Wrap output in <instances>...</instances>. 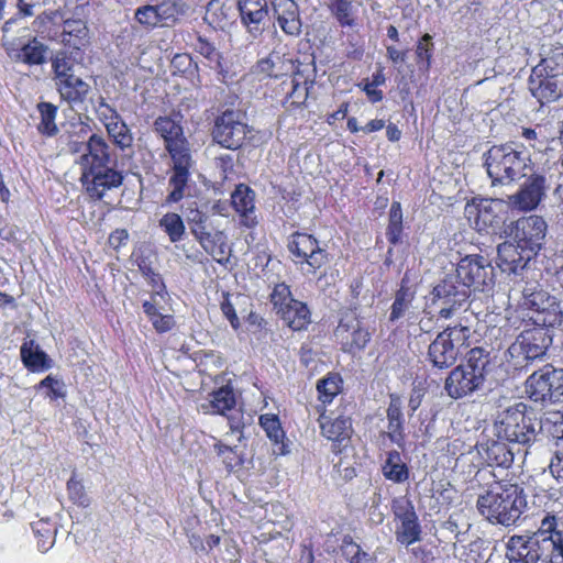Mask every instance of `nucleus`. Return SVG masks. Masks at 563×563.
I'll list each match as a JSON object with an SVG mask.
<instances>
[{
  "label": "nucleus",
  "instance_id": "nucleus-1",
  "mask_svg": "<svg viewBox=\"0 0 563 563\" xmlns=\"http://www.w3.org/2000/svg\"><path fill=\"white\" fill-rule=\"evenodd\" d=\"M110 163L109 144L102 136L91 134L85 151L77 159L81 168V181L91 198L101 199L107 190L122 184L123 176Z\"/></svg>",
  "mask_w": 563,
  "mask_h": 563
},
{
  "label": "nucleus",
  "instance_id": "nucleus-2",
  "mask_svg": "<svg viewBox=\"0 0 563 563\" xmlns=\"http://www.w3.org/2000/svg\"><path fill=\"white\" fill-rule=\"evenodd\" d=\"M527 496L518 484L496 482L477 498L478 512L490 523L505 527L518 522L527 509Z\"/></svg>",
  "mask_w": 563,
  "mask_h": 563
},
{
  "label": "nucleus",
  "instance_id": "nucleus-3",
  "mask_svg": "<svg viewBox=\"0 0 563 563\" xmlns=\"http://www.w3.org/2000/svg\"><path fill=\"white\" fill-rule=\"evenodd\" d=\"M492 369L489 353L483 347L468 352L467 361L453 368L444 383V390L453 399L466 397L479 389Z\"/></svg>",
  "mask_w": 563,
  "mask_h": 563
},
{
  "label": "nucleus",
  "instance_id": "nucleus-4",
  "mask_svg": "<svg viewBox=\"0 0 563 563\" xmlns=\"http://www.w3.org/2000/svg\"><path fill=\"white\" fill-rule=\"evenodd\" d=\"M485 156V166L493 183L515 181L532 169L530 154L514 142L494 145Z\"/></svg>",
  "mask_w": 563,
  "mask_h": 563
},
{
  "label": "nucleus",
  "instance_id": "nucleus-5",
  "mask_svg": "<svg viewBox=\"0 0 563 563\" xmlns=\"http://www.w3.org/2000/svg\"><path fill=\"white\" fill-rule=\"evenodd\" d=\"M529 90L541 103L558 100L563 96V49L556 48L532 68Z\"/></svg>",
  "mask_w": 563,
  "mask_h": 563
},
{
  "label": "nucleus",
  "instance_id": "nucleus-6",
  "mask_svg": "<svg viewBox=\"0 0 563 563\" xmlns=\"http://www.w3.org/2000/svg\"><path fill=\"white\" fill-rule=\"evenodd\" d=\"M494 430L498 439L512 444L527 445L537 438L534 423L528 415V406L523 402H515L498 412Z\"/></svg>",
  "mask_w": 563,
  "mask_h": 563
},
{
  "label": "nucleus",
  "instance_id": "nucleus-7",
  "mask_svg": "<svg viewBox=\"0 0 563 563\" xmlns=\"http://www.w3.org/2000/svg\"><path fill=\"white\" fill-rule=\"evenodd\" d=\"M470 334V328L462 324L445 328L430 343L429 361L441 369L452 366L462 354V350L467 346Z\"/></svg>",
  "mask_w": 563,
  "mask_h": 563
},
{
  "label": "nucleus",
  "instance_id": "nucleus-8",
  "mask_svg": "<svg viewBox=\"0 0 563 563\" xmlns=\"http://www.w3.org/2000/svg\"><path fill=\"white\" fill-rule=\"evenodd\" d=\"M523 306L533 311L531 319L538 328H554L563 322V312L559 300L536 285L522 289Z\"/></svg>",
  "mask_w": 563,
  "mask_h": 563
},
{
  "label": "nucleus",
  "instance_id": "nucleus-9",
  "mask_svg": "<svg viewBox=\"0 0 563 563\" xmlns=\"http://www.w3.org/2000/svg\"><path fill=\"white\" fill-rule=\"evenodd\" d=\"M271 300L283 321L294 331L306 329L311 322V312L308 306L295 299L289 286L285 283L274 287Z\"/></svg>",
  "mask_w": 563,
  "mask_h": 563
},
{
  "label": "nucleus",
  "instance_id": "nucleus-10",
  "mask_svg": "<svg viewBox=\"0 0 563 563\" xmlns=\"http://www.w3.org/2000/svg\"><path fill=\"white\" fill-rule=\"evenodd\" d=\"M470 291L462 286L454 274L446 275L433 287L431 306L442 319L451 318L470 298Z\"/></svg>",
  "mask_w": 563,
  "mask_h": 563
},
{
  "label": "nucleus",
  "instance_id": "nucleus-11",
  "mask_svg": "<svg viewBox=\"0 0 563 563\" xmlns=\"http://www.w3.org/2000/svg\"><path fill=\"white\" fill-rule=\"evenodd\" d=\"M534 534L543 558L550 563H563V514L547 512Z\"/></svg>",
  "mask_w": 563,
  "mask_h": 563
},
{
  "label": "nucleus",
  "instance_id": "nucleus-12",
  "mask_svg": "<svg viewBox=\"0 0 563 563\" xmlns=\"http://www.w3.org/2000/svg\"><path fill=\"white\" fill-rule=\"evenodd\" d=\"M551 344L550 329L534 327L522 331L509 346L508 353L512 358L533 362L541 360Z\"/></svg>",
  "mask_w": 563,
  "mask_h": 563
},
{
  "label": "nucleus",
  "instance_id": "nucleus-13",
  "mask_svg": "<svg viewBox=\"0 0 563 563\" xmlns=\"http://www.w3.org/2000/svg\"><path fill=\"white\" fill-rule=\"evenodd\" d=\"M249 133L242 113L227 110L216 119L212 137L222 147L234 151L244 144Z\"/></svg>",
  "mask_w": 563,
  "mask_h": 563
},
{
  "label": "nucleus",
  "instance_id": "nucleus-14",
  "mask_svg": "<svg viewBox=\"0 0 563 563\" xmlns=\"http://www.w3.org/2000/svg\"><path fill=\"white\" fill-rule=\"evenodd\" d=\"M287 247L292 261L301 265L302 269L306 265L310 273H314L328 262L327 251L310 234L299 232L291 234Z\"/></svg>",
  "mask_w": 563,
  "mask_h": 563
},
{
  "label": "nucleus",
  "instance_id": "nucleus-15",
  "mask_svg": "<svg viewBox=\"0 0 563 563\" xmlns=\"http://www.w3.org/2000/svg\"><path fill=\"white\" fill-rule=\"evenodd\" d=\"M455 277L462 286L471 289L483 290L493 283V267L487 258L482 255H466L460 260L455 268Z\"/></svg>",
  "mask_w": 563,
  "mask_h": 563
},
{
  "label": "nucleus",
  "instance_id": "nucleus-16",
  "mask_svg": "<svg viewBox=\"0 0 563 563\" xmlns=\"http://www.w3.org/2000/svg\"><path fill=\"white\" fill-rule=\"evenodd\" d=\"M548 231V224L540 216H529L516 221L514 241L520 250L536 256L542 249Z\"/></svg>",
  "mask_w": 563,
  "mask_h": 563
},
{
  "label": "nucleus",
  "instance_id": "nucleus-17",
  "mask_svg": "<svg viewBox=\"0 0 563 563\" xmlns=\"http://www.w3.org/2000/svg\"><path fill=\"white\" fill-rule=\"evenodd\" d=\"M504 213L505 203L499 199L473 198L464 209L465 217L478 231L498 227Z\"/></svg>",
  "mask_w": 563,
  "mask_h": 563
},
{
  "label": "nucleus",
  "instance_id": "nucleus-18",
  "mask_svg": "<svg viewBox=\"0 0 563 563\" xmlns=\"http://www.w3.org/2000/svg\"><path fill=\"white\" fill-rule=\"evenodd\" d=\"M191 233L199 242L201 247L212 256V258L224 264L229 261L230 250L227 244V235L222 231H209L205 225V216L200 212L190 219Z\"/></svg>",
  "mask_w": 563,
  "mask_h": 563
},
{
  "label": "nucleus",
  "instance_id": "nucleus-19",
  "mask_svg": "<svg viewBox=\"0 0 563 563\" xmlns=\"http://www.w3.org/2000/svg\"><path fill=\"white\" fill-rule=\"evenodd\" d=\"M393 511L399 525L396 528L395 536L397 542L409 547L421 539V526L412 504L405 498L395 499Z\"/></svg>",
  "mask_w": 563,
  "mask_h": 563
},
{
  "label": "nucleus",
  "instance_id": "nucleus-20",
  "mask_svg": "<svg viewBox=\"0 0 563 563\" xmlns=\"http://www.w3.org/2000/svg\"><path fill=\"white\" fill-rule=\"evenodd\" d=\"M547 178L541 174L530 175L515 195L509 197L510 206L519 211L528 212L538 208L545 198Z\"/></svg>",
  "mask_w": 563,
  "mask_h": 563
},
{
  "label": "nucleus",
  "instance_id": "nucleus-21",
  "mask_svg": "<svg viewBox=\"0 0 563 563\" xmlns=\"http://www.w3.org/2000/svg\"><path fill=\"white\" fill-rule=\"evenodd\" d=\"M335 335L342 350L350 353L364 350L372 336L363 321L354 314L341 319Z\"/></svg>",
  "mask_w": 563,
  "mask_h": 563
},
{
  "label": "nucleus",
  "instance_id": "nucleus-22",
  "mask_svg": "<svg viewBox=\"0 0 563 563\" xmlns=\"http://www.w3.org/2000/svg\"><path fill=\"white\" fill-rule=\"evenodd\" d=\"M506 555L511 563H550L543 558L541 545L534 533L509 538Z\"/></svg>",
  "mask_w": 563,
  "mask_h": 563
},
{
  "label": "nucleus",
  "instance_id": "nucleus-23",
  "mask_svg": "<svg viewBox=\"0 0 563 563\" xmlns=\"http://www.w3.org/2000/svg\"><path fill=\"white\" fill-rule=\"evenodd\" d=\"M154 130L164 140L168 154L190 152L189 143L184 136L181 125L169 117H159L154 122Z\"/></svg>",
  "mask_w": 563,
  "mask_h": 563
},
{
  "label": "nucleus",
  "instance_id": "nucleus-24",
  "mask_svg": "<svg viewBox=\"0 0 563 563\" xmlns=\"http://www.w3.org/2000/svg\"><path fill=\"white\" fill-rule=\"evenodd\" d=\"M52 40L63 44L73 51L79 52L90 44L89 29L86 21L78 16L64 20L60 33L52 36Z\"/></svg>",
  "mask_w": 563,
  "mask_h": 563
},
{
  "label": "nucleus",
  "instance_id": "nucleus-25",
  "mask_svg": "<svg viewBox=\"0 0 563 563\" xmlns=\"http://www.w3.org/2000/svg\"><path fill=\"white\" fill-rule=\"evenodd\" d=\"M173 162V174L169 178V186L172 191L167 196L166 201L168 203H175L180 201L185 196V188L190 177V168L192 167L191 153L173 154L170 156Z\"/></svg>",
  "mask_w": 563,
  "mask_h": 563
},
{
  "label": "nucleus",
  "instance_id": "nucleus-26",
  "mask_svg": "<svg viewBox=\"0 0 563 563\" xmlns=\"http://www.w3.org/2000/svg\"><path fill=\"white\" fill-rule=\"evenodd\" d=\"M298 66L297 62L292 58L273 52L267 57L257 62L254 67V74H256L261 80L265 78H279L295 74Z\"/></svg>",
  "mask_w": 563,
  "mask_h": 563
},
{
  "label": "nucleus",
  "instance_id": "nucleus-27",
  "mask_svg": "<svg viewBox=\"0 0 563 563\" xmlns=\"http://www.w3.org/2000/svg\"><path fill=\"white\" fill-rule=\"evenodd\" d=\"M416 289L408 285L407 277L401 279L399 289L395 294L394 302L390 307L388 320L396 323L402 318L415 319L418 307L415 306Z\"/></svg>",
  "mask_w": 563,
  "mask_h": 563
},
{
  "label": "nucleus",
  "instance_id": "nucleus-28",
  "mask_svg": "<svg viewBox=\"0 0 563 563\" xmlns=\"http://www.w3.org/2000/svg\"><path fill=\"white\" fill-rule=\"evenodd\" d=\"M271 3L282 31L289 36H299L302 22L298 4L294 0H271Z\"/></svg>",
  "mask_w": 563,
  "mask_h": 563
},
{
  "label": "nucleus",
  "instance_id": "nucleus-29",
  "mask_svg": "<svg viewBox=\"0 0 563 563\" xmlns=\"http://www.w3.org/2000/svg\"><path fill=\"white\" fill-rule=\"evenodd\" d=\"M231 201L234 210L241 216V223L246 228H253L257 224L255 210V194L246 185L240 184L231 195Z\"/></svg>",
  "mask_w": 563,
  "mask_h": 563
},
{
  "label": "nucleus",
  "instance_id": "nucleus-30",
  "mask_svg": "<svg viewBox=\"0 0 563 563\" xmlns=\"http://www.w3.org/2000/svg\"><path fill=\"white\" fill-rule=\"evenodd\" d=\"M497 264L500 269L515 275H517L519 271H522L528 262L533 257L520 250L517 243L514 244L510 242L499 244L497 247Z\"/></svg>",
  "mask_w": 563,
  "mask_h": 563
},
{
  "label": "nucleus",
  "instance_id": "nucleus-31",
  "mask_svg": "<svg viewBox=\"0 0 563 563\" xmlns=\"http://www.w3.org/2000/svg\"><path fill=\"white\" fill-rule=\"evenodd\" d=\"M89 125L78 120L70 122L69 126L59 136L63 145L62 150L70 154H82L87 146L89 135Z\"/></svg>",
  "mask_w": 563,
  "mask_h": 563
},
{
  "label": "nucleus",
  "instance_id": "nucleus-32",
  "mask_svg": "<svg viewBox=\"0 0 563 563\" xmlns=\"http://www.w3.org/2000/svg\"><path fill=\"white\" fill-rule=\"evenodd\" d=\"M3 47L8 56L15 62H22L27 65H41L45 62L47 48L36 38L24 44L21 48H15L13 44L9 42H4Z\"/></svg>",
  "mask_w": 563,
  "mask_h": 563
},
{
  "label": "nucleus",
  "instance_id": "nucleus-33",
  "mask_svg": "<svg viewBox=\"0 0 563 563\" xmlns=\"http://www.w3.org/2000/svg\"><path fill=\"white\" fill-rule=\"evenodd\" d=\"M20 354L24 366L33 373L45 372L53 367L52 358L34 340L23 342Z\"/></svg>",
  "mask_w": 563,
  "mask_h": 563
},
{
  "label": "nucleus",
  "instance_id": "nucleus-34",
  "mask_svg": "<svg viewBox=\"0 0 563 563\" xmlns=\"http://www.w3.org/2000/svg\"><path fill=\"white\" fill-rule=\"evenodd\" d=\"M236 404V397L233 387L229 384L219 387L209 394V399L200 405L205 413L224 415L233 409Z\"/></svg>",
  "mask_w": 563,
  "mask_h": 563
},
{
  "label": "nucleus",
  "instance_id": "nucleus-35",
  "mask_svg": "<svg viewBox=\"0 0 563 563\" xmlns=\"http://www.w3.org/2000/svg\"><path fill=\"white\" fill-rule=\"evenodd\" d=\"M239 11L242 23L249 29L250 33H257L260 24L267 16L265 0H240Z\"/></svg>",
  "mask_w": 563,
  "mask_h": 563
},
{
  "label": "nucleus",
  "instance_id": "nucleus-36",
  "mask_svg": "<svg viewBox=\"0 0 563 563\" xmlns=\"http://www.w3.org/2000/svg\"><path fill=\"white\" fill-rule=\"evenodd\" d=\"M387 435L398 448L404 449L406 435L404 432L405 419L401 411V401L398 397H391L387 409Z\"/></svg>",
  "mask_w": 563,
  "mask_h": 563
},
{
  "label": "nucleus",
  "instance_id": "nucleus-37",
  "mask_svg": "<svg viewBox=\"0 0 563 563\" xmlns=\"http://www.w3.org/2000/svg\"><path fill=\"white\" fill-rule=\"evenodd\" d=\"M551 365H545L541 369L531 374L526 380V393L528 397L542 405L548 404V382L550 380Z\"/></svg>",
  "mask_w": 563,
  "mask_h": 563
},
{
  "label": "nucleus",
  "instance_id": "nucleus-38",
  "mask_svg": "<svg viewBox=\"0 0 563 563\" xmlns=\"http://www.w3.org/2000/svg\"><path fill=\"white\" fill-rule=\"evenodd\" d=\"M56 86L62 99L69 103L82 102L90 89L86 81L75 75L56 81Z\"/></svg>",
  "mask_w": 563,
  "mask_h": 563
},
{
  "label": "nucleus",
  "instance_id": "nucleus-39",
  "mask_svg": "<svg viewBox=\"0 0 563 563\" xmlns=\"http://www.w3.org/2000/svg\"><path fill=\"white\" fill-rule=\"evenodd\" d=\"M382 473L387 481L395 484H402L409 478V468L401 454L396 450L387 452L382 464Z\"/></svg>",
  "mask_w": 563,
  "mask_h": 563
},
{
  "label": "nucleus",
  "instance_id": "nucleus-40",
  "mask_svg": "<svg viewBox=\"0 0 563 563\" xmlns=\"http://www.w3.org/2000/svg\"><path fill=\"white\" fill-rule=\"evenodd\" d=\"M322 434L331 441H341L350 435L351 421L345 417L328 419L322 417L320 422Z\"/></svg>",
  "mask_w": 563,
  "mask_h": 563
},
{
  "label": "nucleus",
  "instance_id": "nucleus-41",
  "mask_svg": "<svg viewBox=\"0 0 563 563\" xmlns=\"http://www.w3.org/2000/svg\"><path fill=\"white\" fill-rule=\"evenodd\" d=\"M515 460V452L512 449L500 441H495L488 445L486 450V461L492 466H499L509 468Z\"/></svg>",
  "mask_w": 563,
  "mask_h": 563
},
{
  "label": "nucleus",
  "instance_id": "nucleus-42",
  "mask_svg": "<svg viewBox=\"0 0 563 563\" xmlns=\"http://www.w3.org/2000/svg\"><path fill=\"white\" fill-rule=\"evenodd\" d=\"M404 214L401 205L398 201H393L389 214H388V225L386 230V236L390 244L397 245L402 240V231H404Z\"/></svg>",
  "mask_w": 563,
  "mask_h": 563
},
{
  "label": "nucleus",
  "instance_id": "nucleus-43",
  "mask_svg": "<svg viewBox=\"0 0 563 563\" xmlns=\"http://www.w3.org/2000/svg\"><path fill=\"white\" fill-rule=\"evenodd\" d=\"M106 130L113 144L122 152L132 151L134 137L130 128L122 119L115 121V123H112L106 128Z\"/></svg>",
  "mask_w": 563,
  "mask_h": 563
},
{
  "label": "nucleus",
  "instance_id": "nucleus-44",
  "mask_svg": "<svg viewBox=\"0 0 563 563\" xmlns=\"http://www.w3.org/2000/svg\"><path fill=\"white\" fill-rule=\"evenodd\" d=\"M159 228L168 235L170 242L176 243L183 240L185 234V224L181 217L174 212H168L159 220Z\"/></svg>",
  "mask_w": 563,
  "mask_h": 563
},
{
  "label": "nucleus",
  "instance_id": "nucleus-45",
  "mask_svg": "<svg viewBox=\"0 0 563 563\" xmlns=\"http://www.w3.org/2000/svg\"><path fill=\"white\" fill-rule=\"evenodd\" d=\"M329 9L342 27L355 25L353 4L350 0H329Z\"/></svg>",
  "mask_w": 563,
  "mask_h": 563
},
{
  "label": "nucleus",
  "instance_id": "nucleus-46",
  "mask_svg": "<svg viewBox=\"0 0 563 563\" xmlns=\"http://www.w3.org/2000/svg\"><path fill=\"white\" fill-rule=\"evenodd\" d=\"M37 109L41 115V121L37 125L38 132L47 136L55 135L57 133V125L55 123L57 108L49 102H41Z\"/></svg>",
  "mask_w": 563,
  "mask_h": 563
},
{
  "label": "nucleus",
  "instance_id": "nucleus-47",
  "mask_svg": "<svg viewBox=\"0 0 563 563\" xmlns=\"http://www.w3.org/2000/svg\"><path fill=\"white\" fill-rule=\"evenodd\" d=\"M213 448L228 471H233L243 464V456L236 448L217 440H214Z\"/></svg>",
  "mask_w": 563,
  "mask_h": 563
},
{
  "label": "nucleus",
  "instance_id": "nucleus-48",
  "mask_svg": "<svg viewBox=\"0 0 563 563\" xmlns=\"http://www.w3.org/2000/svg\"><path fill=\"white\" fill-rule=\"evenodd\" d=\"M33 531L37 537V548L41 552H47L55 542L56 529L48 521H37L33 526Z\"/></svg>",
  "mask_w": 563,
  "mask_h": 563
},
{
  "label": "nucleus",
  "instance_id": "nucleus-49",
  "mask_svg": "<svg viewBox=\"0 0 563 563\" xmlns=\"http://www.w3.org/2000/svg\"><path fill=\"white\" fill-rule=\"evenodd\" d=\"M342 380L336 374H330L317 384L319 398L323 404H330L340 393Z\"/></svg>",
  "mask_w": 563,
  "mask_h": 563
},
{
  "label": "nucleus",
  "instance_id": "nucleus-50",
  "mask_svg": "<svg viewBox=\"0 0 563 563\" xmlns=\"http://www.w3.org/2000/svg\"><path fill=\"white\" fill-rule=\"evenodd\" d=\"M260 424L265 431L266 435L276 444L282 443L285 439V432L282 428L277 415L264 413L260 417Z\"/></svg>",
  "mask_w": 563,
  "mask_h": 563
},
{
  "label": "nucleus",
  "instance_id": "nucleus-51",
  "mask_svg": "<svg viewBox=\"0 0 563 563\" xmlns=\"http://www.w3.org/2000/svg\"><path fill=\"white\" fill-rule=\"evenodd\" d=\"M74 59L65 51L57 52L52 58V68L55 75V82L74 75Z\"/></svg>",
  "mask_w": 563,
  "mask_h": 563
},
{
  "label": "nucleus",
  "instance_id": "nucleus-52",
  "mask_svg": "<svg viewBox=\"0 0 563 563\" xmlns=\"http://www.w3.org/2000/svg\"><path fill=\"white\" fill-rule=\"evenodd\" d=\"M67 494L69 500L78 507L87 508L91 504V499L86 493L85 486L81 481L76 478L75 473L67 482Z\"/></svg>",
  "mask_w": 563,
  "mask_h": 563
},
{
  "label": "nucleus",
  "instance_id": "nucleus-53",
  "mask_svg": "<svg viewBox=\"0 0 563 563\" xmlns=\"http://www.w3.org/2000/svg\"><path fill=\"white\" fill-rule=\"evenodd\" d=\"M161 25L174 23L178 15L184 12L183 4L177 0H165L156 3Z\"/></svg>",
  "mask_w": 563,
  "mask_h": 563
},
{
  "label": "nucleus",
  "instance_id": "nucleus-54",
  "mask_svg": "<svg viewBox=\"0 0 563 563\" xmlns=\"http://www.w3.org/2000/svg\"><path fill=\"white\" fill-rule=\"evenodd\" d=\"M205 21L214 29H224L229 23L228 14L218 0H212L208 3L205 14Z\"/></svg>",
  "mask_w": 563,
  "mask_h": 563
},
{
  "label": "nucleus",
  "instance_id": "nucleus-55",
  "mask_svg": "<svg viewBox=\"0 0 563 563\" xmlns=\"http://www.w3.org/2000/svg\"><path fill=\"white\" fill-rule=\"evenodd\" d=\"M548 404H556L563 399V368L551 365L550 380L548 382Z\"/></svg>",
  "mask_w": 563,
  "mask_h": 563
},
{
  "label": "nucleus",
  "instance_id": "nucleus-56",
  "mask_svg": "<svg viewBox=\"0 0 563 563\" xmlns=\"http://www.w3.org/2000/svg\"><path fill=\"white\" fill-rule=\"evenodd\" d=\"M95 111L97 118L104 125V128H108L112 123H115V121L122 119L119 112L112 106H110L102 97H100L97 100L95 104Z\"/></svg>",
  "mask_w": 563,
  "mask_h": 563
},
{
  "label": "nucleus",
  "instance_id": "nucleus-57",
  "mask_svg": "<svg viewBox=\"0 0 563 563\" xmlns=\"http://www.w3.org/2000/svg\"><path fill=\"white\" fill-rule=\"evenodd\" d=\"M344 553L349 556L350 563H375V558L363 551L351 538H344Z\"/></svg>",
  "mask_w": 563,
  "mask_h": 563
},
{
  "label": "nucleus",
  "instance_id": "nucleus-58",
  "mask_svg": "<svg viewBox=\"0 0 563 563\" xmlns=\"http://www.w3.org/2000/svg\"><path fill=\"white\" fill-rule=\"evenodd\" d=\"M291 90L287 93V102L290 106H300L303 104L308 98V87L307 81L300 78L294 77L290 80Z\"/></svg>",
  "mask_w": 563,
  "mask_h": 563
},
{
  "label": "nucleus",
  "instance_id": "nucleus-59",
  "mask_svg": "<svg viewBox=\"0 0 563 563\" xmlns=\"http://www.w3.org/2000/svg\"><path fill=\"white\" fill-rule=\"evenodd\" d=\"M521 136L528 143V146L538 152H542L547 147L548 137L543 133L542 126L538 125L534 129H523L521 132Z\"/></svg>",
  "mask_w": 563,
  "mask_h": 563
},
{
  "label": "nucleus",
  "instance_id": "nucleus-60",
  "mask_svg": "<svg viewBox=\"0 0 563 563\" xmlns=\"http://www.w3.org/2000/svg\"><path fill=\"white\" fill-rule=\"evenodd\" d=\"M43 388L47 389L46 396L52 400L64 398L66 396L64 382L53 375L46 376L38 383L37 389Z\"/></svg>",
  "mask_w": 563,
  "mask_h": 563
},
{
  "label": "nucleus",
  "instance_id": "nucleus-61",
  "mask_svg": "<svg viewBox=\"0 0 563 563\" xmlns=\"http://www.w3.org/2000/svg\"><path fill=\"white\" fill-rule=\"evenodd\" d=\"M561 432L562 435L558 438L556 445L559 449L549 465L550 472L558 481L563 482V413L561 415Z\"/></svg>",
  "mask_w": 563,
  "mask_h": 563
},
{
  "label": "nucleus",
  "instance_id": "nucleus-62",
  "mask_svg": "<svg viewBox=\"0 0 563 563\" xmlns=\"http://www.w3.org/2000/svg\"><path fill=\"white\" fill-rule=\"evenodd\" d=\"M168 297V294L166 291V287L164 284H161L159 290H155L153 295L151 296L150 300H145L143 302V310L148 320L154 318L155 316L162 313L161 309L158 308V300L157 298H161L165 300Z\"/></svg>",
  "mask_w": 563,
  "mask_h": 563
},
{
  "label": "nucleus",
  "instance_id": "nucleus-63",
  "mask_svg": "<svg viewBox=\"0 0 563 563\" xmlns=\"http://www.w3.org/2000/svg\"><path fill=\"white\" fill-rule=\"evenodd\" d=\"M158 15L156 4L144 5L135 11V19L147 26L161 25Z\"/></svg>",
  "mask_w": 563,
  "mask_h": 563
},
{
  "label": "nucleus",
  "instance_id": "nucleus-64",
  "mask_svg": "<svg viewBox=\"0 0 563 563\" xmlns=\"http://www.w3.org/2000/svg\"><path fill=\"white\" fill-rule=\"evenodd\" d=\"M432 36L430 34H424L421 40L417 44L416 54L419 60L426 62L427 67L430 66V60L432 56Z\"/></svg>",
  "mask_w": 563,
  "mask_h": 563
}]
</instances>
